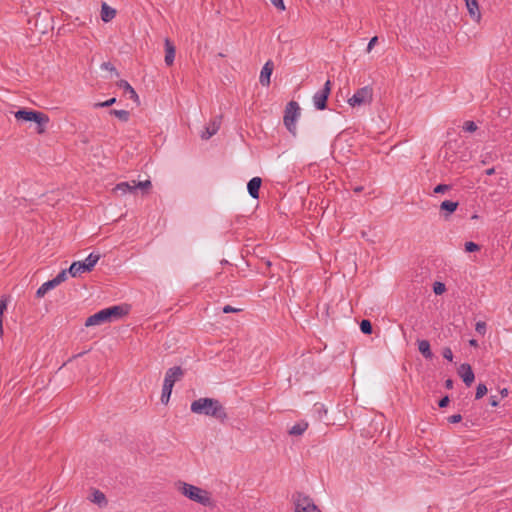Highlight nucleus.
<instances>
[{
    "instance_id": "nucleus-44",
    "label": "nucleus",
    "mask_w": 512,
    "mask_h": 512,
    "mask_svg": "<svg viewBox=\"0 0 512 512\" xmlns=\"http://www.w3.org/2000/svg\"><path fill=\"white\" fill-rule=\"evenodd\" d=\"M377 42H378V37L377 36L372 37L368 43L367 52H370L372 50V48L377 44Z\"/></svg>"
},
{
    "instance_id": "nucleus-45",
    "label": "nucleus",
    "mask_w": 512,
    "mask_h": 512,
    "mask_svg": "<svg viewBox=\"0 0 512 512\" xmlns=\"http://www.w3.org/2000/svg\"><path fill=\"white\" fill-rule=\"evenodd\" d=\"M489 404L492 407H497L499 405V398L497 395H491L489 398Z\"/></svg>"
},
{
    "instance_id": "nucleus-36",
    "label": "nucleus",
    "mask_w": 512,
    "mask_h": 512,
    "mask_svg": "<svg viewBox=\"0 0 512 512\" xmlns=\"http://www.w3.org/2000/svg\"><path fill=\"white\" fill-rule=\"evenodd\" d=\"M475 330L480 335H484L486 333V330H487L486 323L484 321H478L476 323V325H475Z\"/></svg>"
},
{
    "instance_id": "nucleus-42",
    "label": "nucleus",
    "mask_w": 512,
    "mask_h": 512,
    "mask_svg": "<svg viewBox=\"0 0 512 512\" xmlns=\"http://www.w3.org/2000/svg\"><path fill=\"white\" fill-rule=\"evenodd\" d=\"M222 311H223V313H226V314H227V313L239 312V311H241V309L234 308V307H232V306H230V305H226V306H224V307L222 308Z\"/></svg>"
},
{
    "instance_id": "nucleus-1",
    "label": "nucleus",
    "mask_w": 512,
    "mask_h": 512,
    "mask_svg": "<svg viewBox=\"0 0 512 512\" xmlns=\"http://www.w3.org/2000/svg\"><path fill=\"white\" fill-rule=\"evenodd\" d=\"M190 409L195 414L213 417L220 423H225L228 419L225 407L215 398L204 397L194 400Z\"/></svg>"
},
{
    "instance_id": "nucleus-40",
    "label": "nucleus",
    "mask_w": 512,
    "mask_h": 512,
    "mask_svg": "<svg viewBox=\"0 0 512 512\" xmlns=\"http://www.w3.org/2000/svg\"><path fill=\"white\" fill-rule=\"evenodd\" d=\"M449 403H450L449 396L446 395L439 400L438 405L440 408H445L449 405Z\"/></svg>"
},
{
    "instance_id": "nucleus-31",
    "label": "nucleus",
    "mask_w": 512,
    "mask_h": 512,
    "mask_svg": "<svg viewBox=\"0 0 512 512\" xmlns=\"http://www.w3.org/2000/svg\"><path fill=\"white\" fill-rule=\"evenodd\" d=\"M68 270H62L55 278L51 279L55 286H58L67 279Z\"/></svg>"
},
{
    "instance_id": "nucleus-2",
    "label": "nucleus",
    "mask_w": 512,
    "mask_h": 512,
    "mask_svg": "<svg viewBox=\"0 0 512 512\" xmlns=\"http://www.w3.org/2000/svg\"><path fill=\"white\" fill-rule=\"evenodd\" d=\"M129 313L127 305H115L102 309L95 314L89 316L85 321V326L101 325L121 319Z\"/></svg>"
},
{
    "instance_id": "nucleus-34",
    "label": "nucleus",
    "mask_w": 512,
    "mask_h": 512,
    "mask_svg": "<svg viewBox=\"0 0 512 512\" xmlns=\"http://www.w3.org/2000/svg\"><path fill=\"white\" fill-rule=\"evenodd\" d=\"M446 287L442 282H435L433 285V291L436 295H441L445 292Z\"/></svg>"
},
{
    "instance_id": "nucleus-21",
    "label": "nucleus",
    "mask_w": 512,
    "mask_h": 512,
    "mask_svg": "<svg viewBox=\"0 0 512 512\" xmlns=\"http://www.w3.org/2000/svg\"><path fill=\"white\" fill-rule=\"evenodd\" d=\"M116 15V10L109 5H107L105 2L102 3L101 6V19L104 22L111 21Z\"/></svg>"
},
{
    "instance_id": "nucleus-30",
    "label": "nucleus",
    "mask_w": 512,
    "mask_h": 512,
    "mask_svg": "<svg viewBox=\"0 0 512 512\" xmlns=\"http://www.w3.org/2000/svg\"><path fill=\"white\" fill-rule=\"evenodd\" d=\"M487 387L484 383H479L476 388L475 399H481L487 393Z\"/></svg>"
},
{
    "instance_id": "nucleus-27",
    "label": "nucleus",
    "mask_w": 512,
    "mask_h": 512,
    "mask_svg": "<svg viewBox=\"0 0 512 512\" xmlns=\"http://www.w3.org/2000/svg\"><path fill=\"white\" fill-rule=\"evenodd\" d=\"M152 184H151V181L150 180H145V181H139V182H136L135 180H133V188H136L137 189H140L143 191V193H146L150 188H151Z\"/></svg>"
},
{
    "instance_id": "nucleus-29",
    "label": "nucleus",
    "mask_w": 512,
    "mask_h": 512,
    "mask_svg": "<svg viewBox=\"0 0 512 512\" xmlns=\"http://www.w3.org/2000/svg\"><path fill=\"white\" fill-rule=\"evenodd\" d=\"M360 330L363 334L370 335L373 332L372 323L368 319H363L360 322Z\"/></svg>"
},
{
    "instance_id": "nucleus-32",
    "label": "nucleus",
    "mask_w": 512,
    "mask_h": 512,
    "mask_svg": "<svg viewBox=\"0 0 512 512\" xmlns=\"http://www.w3.org/2000/svg\"><path fill=\"white\" fill-rule=\"evenodd\" d=\"M480 250V245L474 243L472 241H468L465 243V251L472 253Z\"/></svg>"
},
{
    "instance_id": "nucleus-8",
    "label": "nucleus",
    "mask_w": 512,
    "mask_h": 512,
    "mask_svg": "<svg viewBox=\"0 0 512 512\" xmlns=\"http://www.w3.org/2000/svg\"><path fill=\"white\" fill-rule=\"evenodd\" d=\"M373 99V89L370 86H364L358 89L352 97L348 99L351 107H358L365 104H370Z\"/></svg>"
},
{
    "instance_id": "nucleus-7",
    "label": "nucleus",
    "mask_w": 512,
    "mask_h": 512,
    "mask_svg": "<svg viewBox=\"0 0 512 512\" xmlns=\"http://www.w3.org/2000/svg\"><path fill=\"white\" fill-rule=\"evenodd\" d=\"M293 500L295 512H321L313 499L301 492H296L293 495Z\"/></svg>"
},
{
    "instance_id": "nucleus-9",
    "label": "nucleus",
    "mask_w": 512,
    "mask_h": 512,
    "mask_svg": "<svg viewBox=\"0 0 512 512\" xmlns=\"http://www.w3.org/2000/svg\"><path fill=\"white\" fill-rule=\"evenodd\" d=\"M331 86V81L327 80L323 88L314 94L313 102L317 110H324L327 107V100L331 93Z\"/></svg>"
},
{
    "instance_id": "nucleus-13",
    "label": "nucleus",
    "mask_w": 512,
    "mask_h": 512,
    "mask_svg": "<svg viewBox=\"0 0 512 512\" xmlns=\"http://www.w3.org/2000/svg\"><path fill=\"white\" fill-rule=\"evenodd\" d=\"M273 69H274V64L271 60H268L262 67L260 77H259V81L262 86H269L270 77L272 75Z\"/></svg>"
},
{
    "instance_id": "nucleus-15",
    "label": "nucleus",
    "mask_w": 512,
    "mask_h": 512,
    "mask_svg": "<svg viewBox=\"0 0 512 512\" xmlns=\"http://www.w3.org/2000/svg\"><path fill=\"white\" fill-rule=\"evenodd\" d=\"M470 17L476 21L481 18V13L477 0H464Z\"/></svg>"
},
{
    "instance_id": "nucleus-10",
    "label": "nucleus",
    "mask_w": 512,
    "mask_h": 512,
    "mask_svg": "<svg viewBox=\"0 0 512 512\" xmlns=\"http://www.w3.org/2000/svg\"><path fill=\"white\" fill-rule=\"evenodd\" d=\"M458 374L462 378L466 386L469 387L474 382L475 375L470 364H461L460 367L458 368Z\"/></svg>"
},
{
    "instance_id": "nucleus-50",
    "label": "nucleus",
    "mask_w": 512,
    "mask_h": 512,
    "mask_svg": "<svg viewBox=\"0 0 512 512\" xmlns=\"http://www.w3.org/2000/svg\"><path fill=\"white\" fill-rule=\"evenodd\" d=\"M360 191H362V187H356L355 188V192H360Z\"/></svg>"
},
{
    "instance_id": "nucleus-6",
    "label": "nucleus",
    "mask_w": 512,
    "mask_h": 512,
    "mask_svg": "<svg viewBox=\"0 0 512 512\" xmlns=\"http://www.w3.org/2000/svg\"><path fill=\"white\" fill-rule=\"evenodd\" d=\"M300 116V107L296 101H290L285 108L283 123L287 130L296 135V120Z\"/></svg>"
},
{
    "instance_id": "nucleus-22",
    "label": "nucleus",
    "mask_w": 512,
    "mask_h": 512,
    "mask_svg": "<svg viewBox=\"0 0 512 512\" xmlns=\"http://www.w3.org/2000/svg\"><path fill=\"white\" fill-rule=\"evenodd\" d=\"M90 500L100 507H105L108 504L105 494L98 489L93 490Z\"/></svg>"
},
{
    "instance_id": "nucleus-26",
    "label": "nucleus",
    "mask_w": 512,
    "mask_h": 512,
    "mask_svg": "<svg viewBox=\"0 0 512 512\" xmlns=\"http://www.w3.org/2000/svg\"><path fill=\"white\" fill-rule=\"evenodd\" d=\"M109 114L117 117L122 122H127L129 120V118H130V113L127 110L111 109L109 111Z\"/></svg>"
},
{
    "instance_id": "nucleus-12",
    "label": "nucleus",
    "mask_w": 512,
    "mask_h": 512,
    "mask_svg": "<svg viewBox=\"0 0 512 512\" xmlns=\"http://www.w3.org/2000/svg\"><path fill=\"white\" fill-rule=\"evenodd\" d=\"M183 375H184V371L180 366H174L172 368H169L166 371L164 383L169 384V382H170V385L174 386L175 382L181 380Z\"/></svg>"
},
{
    "instance_id": "nucleus-38",
    "label": "nucleus",
    "mask_w": 512,
    "mask_h": 512,
    "mask_svg": "<svg viewBox=\"0 0 512 512\" xmlns=\"http://www.w3.org/2000/svg\"><path fill=\"white\" fill-rule=\"evenodd\" d=\"M101 68L102 69H105V70H108V71H111V72H114L116 76H119V73L118 71L116 70V68L113 66L112 63L110 62H103L101 64Z\"/></svg>"
},
{
    "instance_id": "nucleus-4",
    "label": "nucleus",
    "mask_w": 512,
    "mask_h": 512,
    "mask_svg": "<svg viewBox=\"0 0 512 512\" xmlns=\"http://www.w3.org/2000/svg\"><path fill=\"white\" fill-rule=\"evenodd\" d=\"M14 117L18 121L36 123V132L38 134H44L46 132V126L50 121L47 114L27 108H21L14 112Z\"/></svg>"
},
{
    "instance_id": "nucleus-24",
    "label": "nucleus",
    "mask_w": 512,
    "mask_h": 512,
    "mask_svg": "<svg viewBox=\"0 0 512 512\" xmlns=\"http://www.w3.org/2000/svg\"><path fill=\"white\" fill-rule=\"evenodd\" d=\"M55 287H56V286H55V284L53 283V281H52V280H49V281H47V282L43 283V284H42V285L37 289V291H36V297H37V298H42V297H44V296H45V294H46L49 290H51V289H53V288H55Z\"/></svg>"
},
{
    "instance_id": "nucleus-20",
    "label": "nucleus",
    "mask_w": 512,
    "mask_h": 512,
    "mask_svg": "<svg viewBox=\"0 0 512 512\" xmlns=\"http://www.w3.org/2000/svg\"><path fill=\"white\" fill-rule=\"evenodd\" d=\"M133 180L131 182H120L113 189L115 193L124 195L126 193H135L136 188H133Z\"/></svg>"
},
{
    "instance_id": "nucleus-37",
    "label": "nucleus",
    "mask_w": 512,
    "mask_h": 512,
    "mask_svg": "<svg viewBox=\"0 0 512 512\" xmlns=\"http://www.w3.org/2000/svg\"><path fill=\"white\" fill-rule=\"evenodd\" d=\"M463 129L467 132H475L477 130V125L474 121H466L464 122Z\"/></svg>"
},
{
    "instance_id": "nucleus-43",
    "label": "nucleus",
    "mask_w": 512,
    "mask_h": 512,
    "mask_svg": "<svg viewBox=\"0 0 512 512\" xmlns=\"http://www.w3.org/2000/svg\"><path fill=\"white\" fill-rule=\"evenodd\" d=\"M271 3L278 8L279 10H285V5L283 0H271Z\"/></svg>"
},
{
    "instance_id": "nucleus-39",
    "label": "nucleus",
    "mask_w": 512,
    "mask_h": 512,
    "mask_svg": "<svg viewBox=\"0 0 512 512\" xmlns=\"http://www.w3.org/2000/svg\"><path fill=\"white\" fill-rule=\"evenodd\" d=\"M442 355L448 361H452L453 360V353H452V350L449 347H445L443 349Z\"/></svg>"
},
{
    "instance_id": "nucleus-28",
    "label": "nucleus",
    "mask_w": 512,
    "mask_h": 512,
    "mask_svg": "<svg viewBox=\"0 0 512 512\" xmlns=\"http://www.w3.org/2000/svg\"><path fill=\"white\" fill-rule=\"evenodd\" d=\"M7 298L6 297H1L0 298V335L3 334V320H2V317H3V314L5 312V310L7 309Z\"/></svg>"
},
{
    "instance_id": "nucleus-19",
    "label": "nucleus",
    "mask_w": 512,
    "mask_h": 512,
    "mask_svg": "<svg viewBox=\"0 0 512 512\" xmlns=\"http://www.w3.org/2000/svg\"><path fill=\"white\" fill-rule=\"evenodd\" d=\"M418 350L425 359L431 360L434 356L428 340H418Z\"/></svg>"
},
{
    "instance_id": "nucleus-33",
    "label": "nucleus",
    "mask_w": 512,
    "mask_h": 512,
    "mask_svg": "<svg viewBox=\"0 0 512 512\" xmlns=\"http://www.w3.org/2000/svg\"><path fill=\"white\" fill-rule=\"evenodd\" d=\"M114 103H116V98L113 97V98H110L104 102H98V103H95L94 104V108H103V107H110L112 106Z\"/></svg>"
},
{
    "instance_id": "nucleus-35",
    "label": "nucleus",
    "mask_w": 512,
    "mask_h": 512,
    "mask_svg": "<svg viewBox=\"0 0 512 512\" xmlns=\"http://www.w3.org/2000/svg\"><path fill=\"white\" fill-rule=\"evenodd\" d=\"M451 189V186L450 185H447V184H438L437 186H435L433 192L435 194H443L447 191H449Z\"/></svg>"
},
{
    "instance_id": "nucleus-23",
    "label": "nucleus",
    "mask_w": 512,
    "mask_h": 512,
    "mask_svg": "<svg viewBox=\"0 0 512 512\" xmlns=\"http://www.w3.org/2000/svg\"><path fill=\"white\" fill-rule=\"evenodd\" d=\"M308 428V423L305 421H301L293 425L289 429V434L293 436H300L302 435Z\"/></svg>"
},
{
    "instance_id": "nucleus-16",
    "label": "nucleus",
    "mask_w": 512,
    "mask_h": 512,
    "mask_svg": "<svg viewBox=\"0 0 512 512\" xmlns=\"http://www.w3.org/2000/svg\"><path fill=\"white\" fill-rule=\"evenodd\" d=\"M117 86L124 90L125 93L129 95V98L133 101L137 102L139 104V97L134 88L126 81V80H119L117 82Z\"/></svg>"
},
{
    "instance_id": "nucleus-17",
    "label": "nucleus",
    "mask_w": 512,
    "mask_h": 512,
    "mask_svg": "<svg viewBox=\"0 0 512 512\" xmlns=\"http://www.w3.org/2000/svg\"><path fill=\"white\" fill-rule=\"evenodd\" d=\"M459 206L458 202L445 200L440 205V210L444 212V218L448 219L451 214H453Z\"/></svg>"
},
{
    "instance_id": "nucleus-14",
    "label": "nucleus",
    "mask_w": 512,
    "mask_h": 512,
    "mask_svg": "<svg viewBox=\"0 0 512 512\" xmlns=\"http://www.w3.org/2000/svg\"><path fill=\"white\" fill-rule=\"evenodd\" d=\"M262 184V179L260 177L252 178L247 184V190L249 195L254 198H259V190Z\"/></svg>"
},
{
    "instance_id": "nucleus-48",
    "label": "nucleus",
    "mask_w": 512,
    "mask_h": 512,
    "mask_svg": "<svg viewBox=\"0 0 512 512\" xmlns=\"http://www.w3.org/2000/svg\"><path fill=\"white\" fill-rule=\"evenodd\" d=\"M495 173V168L492 167V168H489L485 171V174L486 175H493Z\"/></svg>"
},
{
    "instance_id": "nucleus-5",
    "label": "nucleus",
    "mask_w": 512,
    "mask_h": 512,
    "mask_svg": "<svg viewBox=\"0 0 512 512\" xmlns=\"http://www.w3.org/2000/svg\"><path fill=\"white\" fill-rule=\"evenodd\" d=\"M100 258V254L90 253L84 261H74L70 265L68 273L72 277H77L80 276L82 273L91 272Z\"/></svg>"
},
{
    "instance_id": "nucleus-47",
    "label": "nucleus",
    "mask_w": 512,
    "mask_h": 512,
    "mask_svg": "<svg viewBox=\"0 0 512 512\" xmlns=\"http://www.w3.org/2000/svg\"><path fill=\"white\" fill-rule=\"evenodd\" d=\"M500 395L502 398L506 397L508 395V389L503 388L502 390H500Z\"/></svg>"
},
{
    "instance_id": "nucleus-18",
    "label": "nucleus",
    "mask_w": 512,
    "mask_h": 512,
    "mask_svg": "<svg viewBox=\"0 0 512 512\" xmlns=\"http://www.w3.org/2000/svg\"><path fill=\"white\" fill-rule=\"evenodd\" d=\"M175 58V46L169 40H165V63L167 66H171Z\"/></svg>"
},
{
    "instance_id": "nucleus-11",
    "label": "nucleus",
    "mask_w": 512,
    "mask_h": 512,
    "mask_svg": "<svg viewBox=\"0 0 512 512\" xmlns=\"http://www.w3.org/2000/svg\"><path fill=\"white\" fill-rule=\"evenodd\" d=\"M221 118V116H218L209 122L208 126L205 127V130L201 134L202 139L208 140L218 132L221 126Z\"/></svg>"
},
{
    "instance_id": "nucleus-46",
    "label": "nucleus",
    "mask_w": 512,
    "mask_h": 512,
    "mask_svg": "<svg viewBox=\"0 0 512 512\" xmlns=\"http://www.w3.org/2000/svg\"><path fill=\"white\" fill-rule=\"evenodd\" d=\"M453 384H454V382H453V380H452V379H447V380L445 381V388H447V389H452V388H453Z\"/></svg>"
},
{
    "instance_id": "nucleus-3",
    "label": "nucleus",
    "mask_w": 512,
    "mask_h": 512,
    "mask_svg": "<svg viewBox=\"0 0 512 512\" xmlns=\"http://www.w3.org/2000/svg\"><path fill=\"white\" fill-rule=\"evenodd\" d=\"M177 487L178 490L191 501L199 503L205 507L214 506V501L208 491L183 481H179L177 483Z\"/></svg>"
},
{
    "instance_id": "nucleus-25",
    "label": "nucleus",
    "mask_w": 512,
    "mask_h": 512,
    "mask_svg": "<svg viewBox=\"0 0 512 512\" xmlns=\"http://www.w3.org/2000/svg\"><path fill=\"white\" fill-rule=\"evenodd\" d=\"M172 389H173V386L167 383H164L163 382V387H162V393H161V402L163 404H167L169 402V399H170V396H171V393H172Z\"/></svg>"
},
{
    "instance_id": "nucleus-49",
    "label": "nucleus",
    "mask_w": 512,
    "mask_h": 512,
    "mask_svg": "<svg viewBox=\"0 0 512 512\" xmlns=\"http://www.w3.org/2000/svg\"><path fill=\"white\" fill-rule=\"evenodd\" d=\"M469 345L472 346V347H477L478 346V342L475 339H471L469 341Z\"/></svg>"
},
{
    "instance_id": "nucleus-41",
    "label": "nucleus",
    "mask_w": 512,
    "mask_h": 512,
    "mask_svg": "<svg viewBox=\"0 0 512 512\" xmlns=\"http://www.w3.org/2000/svg\"><path fill=\"white\" fill-rule=\"evenodd\" d=\"M462 420V416L460 414H454L448 417V422L451 424L459 423Z\"/></svg>"
}]
</instances>
